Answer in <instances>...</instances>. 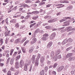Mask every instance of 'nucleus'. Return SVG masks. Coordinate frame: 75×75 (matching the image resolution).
<instances>
[{
    "label": "nucleus",
    "instance_id": "40",
    "mask_svg": "<svg viewBox=\"0 0 75 75\" xmlns=\"http://www.w3.org/2000/svg\"><path fill=\"white\" fill-rule=\"evenodd\" d=\"M57 65H58V64L57 63H55L53 65V67L54 68H55L56 67H57Z\"/></svg>",
    "mask_w": 75,
    "mask_h": 75
},
{
    "label": "nucleus",
    "instance_id": "50",
    "mask_svg": "<svg viewBox=\"0 0 75 75\" xmlns=\"http://www.w3.org/2000/svg\"><path fill=\"white\" fill-rule=\"evenodd\" d=\"M19 11H22L23 12H24V11H23V9L22 8H20L19 9Z\"/></svg>",
    "mask_w": 75,
    "mask_h": 75
},
{
    "label": "nucleus",
    "instance_id": "58",
    "mask_svg": "<svg viewBox=\"0 0 75 75\" xmlns=\"http://www.w3.org/2000/svg\"><path fill=\"white\" fill-rule=\"evenodd\" d=\"M9 56H10V54H8V53H7L6 54V58H8L9 57Z\"/></svg>",
    "mask_w": 75,
    "mask_h": 75
},
{
    "label": "nucleus",
    "instance_id": "29",
    "mask_svg": "<svg viewBox=\"0 0 75 75\" xmlns=\"http://www.w3.org/2000/svg\"><path fill=\"white\" fill-rule=\"evenodd\" d=\"M38 18V16H34L33 17L32 19L34 20H37Z\"/></svg>",
    "mask_w": 75,
    "mask_h": 75
},
{
    "label": "nucleus",
    "instance_id": "27",
    "mask_svg": "<svg viewBox=\"0 0 75 75\" xmlns=\"http://www.w3.org/2000/svg\"><path fill=\"white\" fill-rule=\"evenodd\" d=\"M44 75V70H42L40 73V75Z\"/></svg>",
    "mask_w": 75,
    "mask_h": 75
},
{
    "label": "nucleus",
    "instance_id": "46",
    "mask_svg": "<svg viewBox=\"0 0 75 75\" xmlns=\"http://www.w3.org/2000/svg\"><path fill=\"white\" fill-rule=\"evenodd\" d=\"M64 28H65V27H64L62 28H57V29H58V31H60V30H61L62 29H64Z\"/></svg>",
    "mask_w": 75,
    "mask_h": 75
},
{
    "label": "nucleus",
    "instance_id": "22",
    "mask_svg": "<svg viewBox=\"0 0 75 75\" xmlns=\"http://www.w3.org/2000/svg\"><path fill=\"white\" fill-rule=\"evenodd\" d=\"M59 52H60V50L58 49L55 52V54L56 55H58V54H59Z\"/></svg>",
    "mask_w": 75,
    "mask_h": 75
},
{
    "label": "nucleus",
    "instance_id": "51",
    "mask_svg": "<svg viewBox=\"0 0 75 75\" xmlns=\"http://www.w3.org/2000/svg\"><path fill=\"white\" fill-rule=\"evenodd\" d=\"M61 55H59L57 57V58L59 59H61Z\"/></svg>",
    "mask_w": 75,
    "mask_h": 75
},
{
    "label": "nucleus",
    "instance_id": "52",
    "mask_svg": "<svg viewBox=\"0 0 75 75\" xmlns=\"http://www.w3.org/2000/svg\"><path fill=\"white\" fill-rule=\"evenodd\" d=\"M10 59H11V58H10V57L8 58V59H7V60L6 61L7 62H9V61H10Z\"/></svg>",
    "mask_w": 75,
    "mask_h": 75
},
{
    "label": "nucleus",
    "instance_id": "56",
    "mask_svg": "<svg viewBox=\"0 0 75 75\" xmlns=\"http://www.w3.org/2000/svg\"><path fill=\"white\" fill-rule=\"evenodd\" d=\"M43 37H48V34L46 33L43 35Z\"/></svg>",
    "mask_w": 75,
    "mask_h": 75
},
{
    "label": "nucleus",
    "instance_id": "21",
    "mask_svg": "<svg viewBox=\"0 0 75 75\" xmlns=\"http://www.w3.org/2000/svg\"><path fill=\"white\" fill-rule=\"evenodd\" d=\"M73 8L72 5L70 6H68L67 8V9L68 10H69L70 9H71Z\"/></svg>",
    "mask_w": 75,
    "mask_h": 75
},
{
    "label": "nucleus",
    "instance_id": "45",
    "mask_svg": "<svg viewBox=\"0 0 75 75\" xmlns=\"http://www.w3.org/2000/svg\"><path fill=\"white\" fill-rule=\"evenodd\" d=\"M51 28V26H47L45 27V28L46 29H50Z\"/></svg>",
    "mask_w": 75,
    "mask_h": 75
},
{
    "label": "nucleus",
    "instance_id": "34",
    "mask_svg": "<svg viewBox=\"0 0 75 75\" xmlns=\"http://www.w3.org/2000/svg\"><path fill=\"white\" fill-rule=\"evenodd\" d=\"M32 59L33 61H35V55H33Z\"/></svg>",
    "mask_w": 75,
    "mask_h": 75
},
{
    "label": "nucleus",
    "instance_id": "31",
    "mask_svg": "<svg viewBox=\"0 0 75 75\" xmlns=\"http://www.w3.org/2000/svg\"><path fill=\"white\" fill-rule=\"evenodd\" d=\"M67 42H72L73 41V40L71 38H69L68 40H67Z\"/></svg>",
    "mask_w": 75,
    "mask_h": 75
},
{
    "label": "nucleus",
    "instance_id": "2",
    "mask_svg": "<svg viewBox=\"0 0 75 75\" xmlns=\"http://www.w3.org/2000/svg\"><path fill=\"white\" fill-rule=\"evenodd\" d=\"M73 20H74L73 18H71L69 21H67L64 22V24H65V25L66 26L69 25V22H71V21H73Z\"/></svg>",
    "mask_w": 75,
    "mask_h": 75
},
{
    "label": "nucleus",
    "instance_id": "36",
    "mask_svg": "<svg viewBox=\"0 0 75 75\" xmlns=\"http://www.w3.org/2000/svg\"><path fill=\"white\" fill-rule=\"evenodd\" d=\"M42 40L43 41H46L47 40V38L45 37H43L42 38Z\"/></svg>",
    "mask_w": 75,
    "mask_h": 75
},
{
    "label": "nucleus",
    "instance_id": "60",
    "mask_svg": "<svg viewBox=\"0 0 75 75\" xmlns=\"http://www.w3.org/2000/svg\"><path fill=\"white\" fill-rule=\"evenodd\" d=\"M45 70L46 72L47 71V70H48V67L46 66L45 67Z\"/></svg>",
    "mask_w": 75,
    "mask_h": 75
},
{
    "label": "nucleus",
    "instance_id": "55",
    "mask_svg": "<svg viewBox=\"0 0 75 75\" xmlns=\"http://www.w3.org/2000/svg\"><path fill=\"white\" fill-rule=\"evenodd\" d=\"M39 13H40V12L38 11H35V14H38Z\"/></svg>",
    "mask_w": 75,
    "mask_h": 75
},
{
    "label": "nucleus",
    "instance_id": "1",
    "mask_svg": "<svg viewBox=\"0 0 75 75\" xmlns=\"http://www.w3.org/2000/svg\"><path fill=\"white\" fill-rule=\"evenodd\" d=\"M5 30L4 33L5 36L7 37V36H10V30H8L7 27L6 25L5 26Z\"/></svg>",
    "mask_w": 75,
    "mask_h": 75
},
{
    "label": "nucleus",
    "instance_id": "6",
    "mask_svg": "<svg viewBox=\"0 0 75 75\" xmlns=\"http://www.w3.org/2000/svg\"><path fill=\"white\" fill-rule=\"evenodd\" d=\"M55 54V52L53 51H52L50 53V58L51 59H53L54 56Z\"/></svg>",
    "mask_w": 75,
    "mask_h": 75
},
{
    "label": "nucleus",
    "instance_id": "9",
    "mask_svg": "<svg viewBox=\"0 0 75 75\" xmlns=\"http://www.w3.org/2000/svg\"><path fill=\"white\" fill-rule=\"evenodd\" d=\"M20 66H19V63L18 62H16L15 63V67L16 69L19 68Z\"/></svg>",
    "mask_w": 75,
    "mask_h": 75
},
{
    "label": "nucleus",
    "instance_id": "64",
    "mask_svg": "<svg viewBox=\"0 0 75 75\" xmlns=\"http://www.w3.org/2000/svg\"><path fill=\"white\" fill-rule=\"evenodd\" d=\"M61 43L60 42H59L58 43V46H61Z\"/></svg>",
    "mask_w": 75,
    "mask_h": 75
},
{
    "label": "nucleus",
    "instance_id": "44",
    "mask_svg": "<svg viewBox=\"0 0 75 75\" xmlns=\"http://www.w3.org/2000/svg\"><path fill=\"white\" fill-rule=\"evenodd\" d=\"M10 71H14V69L13 68V67H12L10 69Z\"/></svg>",
    "mask_w": 75,
    "mask_h": 75
},
{
    "label": "nucleus",
    "instance_id": "15",
    "mask_svg": "<svg viewBox=\"0 0 75 75\" xmlns=\"http://www.w3.org/2000/svg\"><path fill=\"white\" fill-rule=\"evenodd\" d=\"M40 61L41 64H43L44 62V58L43 57H41L40 59Z\"/></svg>",
    "mask_w": 75,
    "mask_h": 75
},
{
    "label": "nucleus",
    "instance_id": "7",
    "mask_svg": "<svg viewBox=\"0 0 75 75\" xmlns=\"http://www.w3.org/2000/svg\"><path fill=\"white\" fill-rule=\"evenodd\" d=\"M21 5L19 6V7H28V8H29V7H30V6L25 4L23 3L21 4Z\"/></svg>",
    "mask_w": 75,
    "mask_h": 75
},
{
    "label": "nucleus",
    "instance_id": "57",
    "mask_svg": "<svg viewBox=\"0 0 75 75\" xmlns=\"http://www.w3.org/2000/svg\"><path fill=\"white\" fill-rule=\"evenodd\" d=\"M52 35L54 37V38L55 37V36L56 35V34L55 33H53Z\"/></svg>",
    "mask_w": 75,
    "mask_h": 75
},
{
    "label": "nucleus",
    "instance_id": "18",
    "mask_svg": "<svg viewBox=\"0 0 75 75\" xmlns=\"http://www.w3.org/2000/svg\"><path fill=\"white\" fill-rule=\"evenodd\" d=\"M20 39L19 38H18L16 39L14 42L15 44H18L20 42Z\"/></svg>",
    "mask_w": 75,
    "mask_h": 75
},
{
    "label": "nucleus",
    "instance_id": "3",
    "mask_svg": "<svg viewBox=\"0 0 75 75\" xmlns=\"http://www.w3.org/2000/svg\"><path fill=\"white\" fill-rule=\"evenodd\" d=\"M24 62L23 60H21L19 63V67L21 68H23L24 67Z\"/></svg>",
    "mask_w": 75,
    "mask_h": 75
},
{
    "label": "nucleus",
    "instance_id": "19",
    "mask_svg": "<svg viewBox=\"0 0 75 75\" xmlns=\"http://www.w3.org/2000/svg\"><path fill=\"white\" fill-rule=\"evenodd\" d=\"M14 59L13 58H11L10 61V64L11 65H13L14 64Z\"/></svg>",
    "mask_w": 75,
    "mask_h": 75
},
{
    "label": "nucleus",
    "instance_id": "37",
    "mask_svg": "<svg viewBox=\"0 0 75 75\" xmlns=\"http://www.w3.org/2000/svg\"><path fill=\"white\" fill-rule=\"evenodd\" d=\"M6 70V68H5L3 69L2 71L4 72V73H6L7 71Z\"/></svg>",
    "mask_w": 75,
    "mask_h": 75
},
{
    "label": "nucleus",
    "instance_id": "32",
    "mask_svg": "<svg viewBox=\"0 0 75 75\" xmlns=\"http://www.w3.org/2000/svg\"><path fill=\"white\" fill-rule=\"evenodd\" d=\"M40 29H37L35 31V33L37 34V33H40Z\"/></svg>",
    "mask_w": 75,
    "mask_h": 75
},
{
    "label": "nucleus",
    "instance_id": "30",
    "mask_svg": "<svg viewBox=\"0 0 75 75\" xmlns=\"http://www.w3.org/2000/svg\"><path fill=\"white\" fill-rule=\"evenodd\" d=\"M3 39L2 38H1L0 40V43L1 44V45H2V44H3V42H4Z\"/></svg>",
    "mask_w": 75,
    "mask_h": 75
},
{
    "label": "nucleus",
    "instance_id": "5",
    "mask_svg": "<svg viewBox=\"0 0 75 75\" xmlns=\"http://www.w3.org/2000/svg\"><path fill=\"white\" fill-rule=\"evenodd\" d=\"M37 39L34 38L32 39V41L31 42V45L33 44H35V42H36L37 41Z\"/></svg>",
    "mask_w": 75,
    "mask_h": 75
},
{
    "label": "nucleus",
    "instance_id": "59",
    "mask_svg": "<svg viewBox=\"0 0 75 75\" xmlns=\"http://www.w3.org/2000/svg\"><path fill=\"white\" fill-rule=\"evenodd\" d=\"M27 42H28V41H26V42H25L23 44V46H25V45H26V44H27Z\"/></svg>",
    "mask_w": 75,
    "mask_h": 75
},
{
    "label": "nucleus",
    "instance_id": "24",
    "mask_svg": "<svg viewBox=\"0 0 75 75\" xmlns=\"http://www.w3.org/2000/svg\"><path fill=\"white\" fill-rule=\"evenodd\" d=\"M21 49L23 53H25V47H22Z\"/></svg>",
    "mask_w": 75,
    "mask_h": 75
},
{
    "label": "nucleus",
    "instance_id": "23",
    "mask_svg": "<svg viewBox=\"0 0 75 75\" xmlns=\"http://www.w3.org/2000/svg\"><path fill=\"white\" fill-rule=\"evenodd\" d=\"M16 19H13L11 21H10V23H16Z\"/></svg>",
    "mask_w": 75,
    "mask_h": 75
},
{
    "label": "nucleus",
    "instance_id": "49",
    "mask_svg": "<svg viewBox=\"0 0 75 75\" xmlns=\"http://www.w3.org/2000/svg\"><path fill=\"white\" fill-rule=\"evenodd\" d=\"M19 17H20V15H18L16 16H13L14 18H17Z\"/></svg>",
    "mask_w": 75,
    "mask_h": 75
},
{
    "label": "nucleus",
    "instance_id": "33",
    "mask_svg": "<svg viewBox=\"0 0 75 75\" xmlns=\"http://www.w3.org/2000/svg\"><path fill=\"white\" fill-rule=\"evenodd\" d=\"M34 50V48L33 47H32L30 49H29V51L30 52H32L33 51V50Z\"/></svg>",
    "mask_w": 75,
    "mask_h": 75
},
{
    "label": "nucleus",
    "instance_id": "41",
    "mask_svg": "<svg viewBox=\"0 0 75 75\" xmlns=\"http://www.w3.org/2000/svg\"><path fill=\"white\" fill-rule=\"evenodd\" d=\"M7 75H11V72L9 70L8 72Z\"/></svg>",
    "mask_w": 75,
    "mask_h": 75
},
{
    "label": "nucleus",
    "instance_id": "61",
    "mask_svg": "<svg viewBox=\"0 0 75 75\" xmlns=\"http://www.w3.org/2000/svg\"><path fill=\"white\" fill-rule=\"evenodd\" d=\"M47 63L48 65H50V64H51V62L49 61H48Z\"/></svg>",
    "mask_w": 75,
    "mask_h": 75
},
{
    "label": "nucleus",
    "instance_id": "39",
    "mask_svg": "<svg viewBox=\"0 0 75 75\" xmlns=\"http://www.w3.org/2000/svg\"><path fill=\"white\" fill-rule=\"evenodd\" d=\"M35 25V23H34L33 24H31L30 25V28H31V27H34V26Z\"/></svg>",
    "mask_w": 75,
    "mask_h": 75
},
{
    "label": "nucleus",
    "instance_id": "13",
    "mask_svg": "<svg viewBox=\"0 0 75 75\" xmlns=\"http://www.w3.org/2000/svg\"><path fill=\"white\" fill-rule=\"evenodd\" d=\"M68 42L67 40V39H65L62 42V45H65L66 44V43H67Z\"/></svg>",
    "mask_w": 75,
    "mask_h": 75
},
{
    "label": "nucleus",
    "instance_id": "25",
    "mask_svg": "<svg viewBox=\"0 0 75 75\" xmlns=\"http://www.w3.org/2000/svg\"><path fill=\"white\" fill-rule=\"evenodd\" d=\"M38 64H39V62L38 61H36L35 63V67H38Z\"/></svg>",
    "mask_w": 75,
    "mask_h": 75
},
{
    "label": "nucleus",
    "instance_id": "62",
    "mask_svg": "<svg viewBox=\"0 0 75 75\" xmlns=\"http://www.w3.org/2000/svg\"><path fill=\"white\" fill-rule=\"evenodd\" d=\"M14 39H11V40H10V42H13L14 41Z\"/></svg>",
    "mask_w": 75,
    "mask_h": 75
},
{
    "label": "nucleus",
    "instance_id": "14",
    "mask_svg": "<svg viewBox=\"0 0 75 75\" xmlns=\"http://www.w3.org/2000/svg\"><path fill=\"white\" fill-rule=\"evenodd\" d=\"M41 57V54L38 53V56L37 58H36V61H38L39 60V59H40V57Z\"/></svg>",
    "mask_w": 75,
    "mask_h": 75
},
{
    "label": "nucleus",
    "instance_id": "16",
    "mask_svg": "<svg viewBox=\"0 0 75 75\" xmlns=\"http://www.w3.org/2000/svg\"><path fill=\"white\" fill-rule=\"evenodd\" d=\"M21 56L20 55H18L17 57H16L15 59L16 61H17L19 59H20Z\"/></svg>",
    "mask_w": 75,
    "mask_h": 75
},
{
    "label": "nucleus",
    "instance_id": "43",
    "mask_svg": "<svg viewBox=\"0 0 75 75\" xmlns=\"http://www.w3.org/2000/svg\"><path fill=\"white\" fill-rule=\"evenodd\" d=\"M53 58L54 61H56L57 60V56H55Z\"/></svg>",
    "mask_w": 75,
    "mask_h": 75
},
{
    "label": "nucleus",
    "instance_id": "63",
    "mask_svg": "<svg viewBox=\"0 0 75 75\" xmlns=\"http://www.w3.org/2000/svg\"><path fill=\"white\" fill-rule=\"evenodd\" d=\"M39 33H40L42 34L43 33H44V31L42 30H40Z\"/></svg>",
    "mask_w": 75,
    "mask_h": 75
},
{
    "label": "nucleus",
    "instance_id": "38",
    "mask_svg": "<svg viewBox=\"0 0 75 75\" xmlns=\"http://www.w3.org/2000/svg\"><path fill=\"white\" fill-rule=\"evenodd\" d=\"M72 47H70L66 49V51H68L70 50H71V49H72Z\"/></svg>",
    "mask_w": 75,
    "mask_h": 75
},
{
    "label": "nucleus",
    "instance_id": "42",
    "mask_svg": "<svg viewBox=\"0 0 75 75\" xmlns=\"http://www.w3.org/2000/svg\"><path fill=\"white\" fill-rule=\"evenodd\" d=\"M54 36H52V35H50V40H53V39H54Z\"/></svg>",
    "mask_w": 75,
    "mask_h": 75
},
{
    "label": "nucleus",
    "instance_id": "47",
    "mask_svg": "<svg viewBox=\"0 0 75 75\" xmlns=\"http://www.w3.org/2000/svg\"><path fill=\"white\" fill-rule=\"evenodd\" d=\"M31 1L30 0H26L25 1V3H31Z\"/></svg>",
    "mask_w": 75,
    "mask_h": 75
},
{
    "label": "nucleus",
    "instance_id": "28",
    "mask_svg": "<svg viewBox=\"0 0 75 75\" xmlns=\"http://www.w3.org/2000/svg\"><path fill=\"white\" fill-rule=\"evenodd\" d=\"M14 49H11V50L10 52V55H12V54H13V52H14Z\"/></svg>",
    "mask_w": 75,
    "mask_h": 75
},
{
    "label": "nucleus",
    "instance_id": "4",
    "mask_svg": "<svg viewBox=\"0 0 75 75\" xmlns=\"http://www.w3.org/2000/svg\"><path fill=\"white\" fill-rule=\"evenodd\" d=\"M63 18L62 20H61L59 21L60 23H62V22H63V21H67V20L68 19H70L71 18L69 17H64V18Z\"/></svg>",
    "mask_w": 75,
    "mask_h": 75
},
{
    "label": "nucleus",
    "instance_id": "10",
    "mask_svg": "<svg viewBox=\"0 0 75 75\" xmlns=\"http://www.w3.org/2000/svg\"><path fill=\"white\" fill-rule=\"evenodd\" d=\"M57 19H53L52 20H49L48 21V23H53L54 22H55L56 21H57Z\"/></svg>",
    "mask_w": 75,
    "mask_h": 75
},
{
    "label": "nucleus",
    "instance_id": "48",
    "mask_svg": "<svg viewBox=\"0 0 75 75\" xmlns=\"http://www.w3.org/2000/svg\"><path fill=\"white\" fill-rule=\"evenodd\" d=\"M62 3H69V1H62Z\"/></svg>",
    "mask_w": 75,
    "mask_h": 75
},
{
    "label": "nucleus",
    "instance_id": "54",
    "mask_svg": "<svg viewBox=\"0 0 75 75\" xmlns=\"http://www.w3.org/2000/svg\"><path fill=\"white\" fill-rule=\"evenodd\" d=\"M52 74L54 75H56V71H53L52 72Z\"/></svg>",
    "mask_w": 75,
    "mask_h": 75
},
{
    "label": "nucleus",
    "instance_id": "17",
    "mask_svg": "<svg viewBox=\"0 0 75 75\" xmlns=\"http://www.w3.org/2000/svg\"><path fill=\"white\" fill-rule=\"evenodd\" d=\"M72 53H69L67 54L66 56V57L69 58V57H72Z\"/></svg>",
    "mask_w": 75,
    "mask_h": 75
},
{
    "label": "nucleus",
    "instance_id": "8",
    "mask_svg": "<svg viewBox=\"0 0 75 75\" xmlns=\"http://www.w3.org/2000/svg\"><path fill=\"white\" fill-rule=\"evenodd\" d=\"M52 42H49L47 46V48H50L52 46Z\"/></svg>",
    "mask_w": 75,
    "mask_h": 75
},
{
    "label": "nucleus",
    "instance_id": "12",
    "mask_svg": "<svg viewBox=\"0 0 75 75\" xmlns=\"http://www.w3.org/2000/svg\"><path fill=\"white\" fill-rule=\"evenodd\" d=\"M28 64L27 63H25L24 67V70L27 71V67Z\"/></svg>",
    "mask_w": 75,
    "mask_h": 75
},
{
    "label": "nucleus",
    "instance_id": "53",
    "mask_svg": "<svg viewBox=\"0 0 75 75\" xmlns=\"http://www.w3.org/2000/svg\"><path fill=\"white\" fill-rule=\"evenodd\" d=\"M1 48L3 50L5 49V46L4 45H3L1 47Z\"/></svg>",
    "mask_w": 75,
    "mask_h": 75
},
{
    "label": "nucleus",
    "instance_id": "11",
    "mask_svg": "<svg viewBox=\"0 0 75 75\" xmlns=\"http://www.w3.org/2000/svg\"><path fill=\"white\" fill-rule=\"evenodd\" d=\"M64 66H60L58 69V71L59 72H60L64 69Z\"/></svg>",
    "mask_w": 75,
    "mask_h": 75
},
{
    "label": "nucleus",
    "instance_id": "35",
    "mask_svg": "<svg viewBox=\"0 0 75 75\" xmlns=\"http://www.w3.org/2000/svg\"><path fill=\"white\" fill-rule=\"evenodd\" d=\"M19 24H18V23H16L15 24V27H16V28H18V27H19Z\"/></svg>",
    "mask_w": 75,
    "mask_h": 75
},
{
    "label": "nucleus",
    "instance_id": "26",
    "mask_svg": "<svg viewBox=\"0 0 75 75\" xmlns=\"http://www.w3.org/2000/svg\"><path fill=\"white\" fill-rule=\"evenodd\" d=\"M18 52H15L13 54V58H14V57H16V55H17Z\"/></svg>",
    "mask_w": 75,
    "mask_h": 75
},
{
    "label": "nucleus",
    "instance_id": "20",
    "mask_svg": "<svg viewBox=\"0 0 75 75\" xmlns=\"http://www.w3.org/2000/svg\"><path fill=\"white\" fill-rule=\"evenodd\" d=\"M75 59V57H72L69 58L68 60L69 61H72V60H74Z\"/></svg>",
    "mask_w": 75,
    "mask_h": 75
}]
</instances>
